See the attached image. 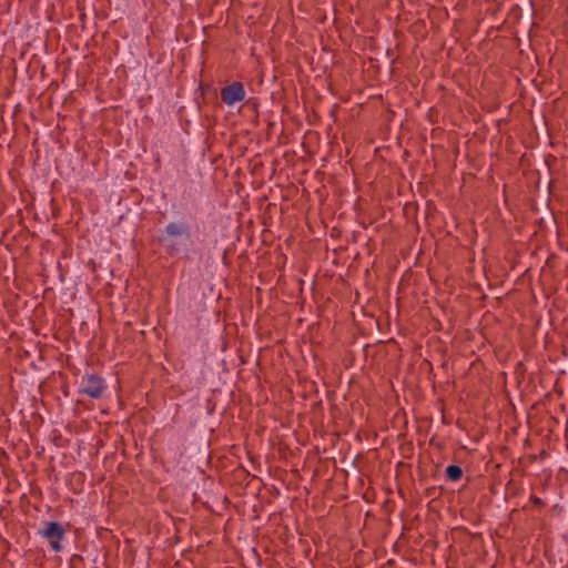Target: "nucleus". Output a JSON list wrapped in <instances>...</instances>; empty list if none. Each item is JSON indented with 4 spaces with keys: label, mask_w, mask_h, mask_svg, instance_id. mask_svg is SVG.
Here are the masks:
<instances>
[{
    "label": "nucleus",
    "mask_w": 568,
    "mask_h": 568,
    "mask_svg": "<svg viewBox=\"0 0 568 568\" xmlns=\"http://www.w3.org/2000/svg\"><path fill=\"white\" fill-rule=\"evenodd\" d=\"M106 389L105 381L92 373H85L80 381L79 392L89 396L92 399H98L102 397L103 393Z\"/></svg>",
    "instance_id": "f257e3e1"
},
{
    "label": "nucleus",
    "mask_w": 568,
    "mask_h": 568,
    "mask_svg": "<svg viewBox=\"0 0 568 568\" xmlns=\"http://www.w3.org/2000/svg\"><path fill=\"white\" fill-rule=\"evenodd\" d=\"M246 97V92L242 82L234 81L221 89V99L229 106L242 102Z\"/></svg>",
    "instance_id": "f03ea898"
},
{
    "label": "nucleus",
    "mask_w": 568,
    "mask_h": 568,
    "mask_svg": "<svg viewBox=\"0 0 568 568\" xmlns=\"http://www.w3.org/2000/svg\"><path fill=\"white\" fill-rule=\"evenodd\" d=\"M65 535V530L61 524L57 521H50L45 524V527L41 531V536L47 539H62Z\"/></svg>",
    "instance_id": "7ed1b4c3"
},
{
    "label": "nucleus",
    "mask_w": 568,
    "mask_h": 568,
    "mask_svg": "<svg viewBox=\"0 0 568 568\" xmlns=\"http://www.w3.org/2000/svg\"><path fill=\"white\" fill-rule=\"evenodd\" d=\"M165 233L170 237H189V227L184 223L171 222L165 226Z\"/></svg>",
    "instance_id": "20e7f679"
},
{
    "label": "nucleus",
    "mask_w": 568,
    "mask_h": 568,
    "mask_svg": "<svg viewBox=\"0 0 568 568\" xmlns=\"http://www.w3.org/2000/svg\"><path fill=\"white\" fill-rule=\"evenodd\" d=\"M446 476H447L448 479H450L453 481H457V480H459L462 478L463 470L457 465H449L446 468Z\"/></svg>",
    "instance_id": "39448f33"
},
{
    "label": "nucleus",
    "mask_w": 568,
    "mask_h": 568,
    "mask_svg": "<svg viewBox=\"0 0 568 568\" xmlns=\"http://www.w3.org/2000/svg\"><path fill=\"white\" fill-rule=\"evenodd\" d=\"M61 539H49V542H50V547L54 550V551H60L62 549V546L60 544Z\"/></svg>",
    "instance_id": "423d86ee"
},
{
    "label": "nucleus",
    "mask_w": 568,
    "mask_h": 568,
    "mask_svg": "<svg viewBox=\"0 0 568 568\" xmlns=\"http://www.w3.org/2000/svg\"><path fill=\"white\" fill-rule=\"evenodd\" d=\"M532 500H534L536 504H539V503H540V499H539V498H537V497L532 498Z\"/></svg>",
    "instance_id": "0eeeda50"
}]
</instances>
